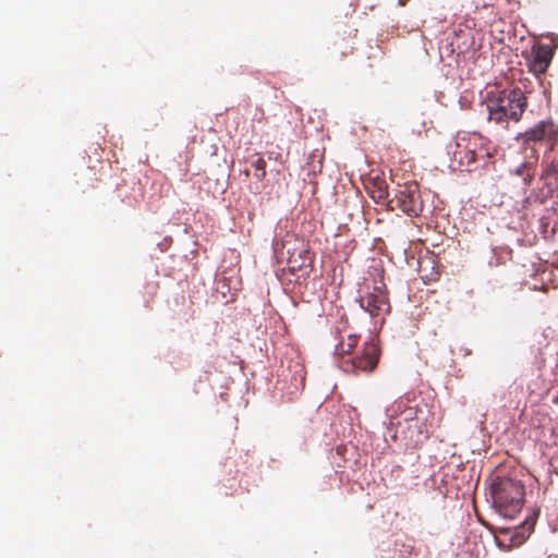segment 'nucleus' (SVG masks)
I'll return each mask as SVG.
<instances>
[{"label": "nucleus", "mask_w": 558, "mask_h": 558, "mask_svg": "<svg viewBox=\"0 0 558 558\" xmlns=\"http://www.w3.org/2000/svg\"><path fill=\"white\" fill-rule=\"evenodd\" d=\"M388 429L393 439H400L407 446L416 447L428 437L425 423L417 417L415 408L408 407L403 400L395 401L386 411Z\"/></svg>", "instance_id": "nucleus-1"}, {"label": "nucleus", "mask_w": 558, "mask_h": 558, "mask_svg": "<svg viewBox=\"0 0 558 558\" xmlns=\"http://www.w3.org/2000/svg\"><path fill=\"white\" fill-rule=\"evenodd\" d=\"M488 121L508 129L510 122L518 123L527 108V98L519 87L487 93Z\"/></svg>", "instance_id": "nucleus-2"}, {"label": "nucleus", "mask_w": 558, "mask_h": 558, "mask_svg": "<svg viewBox=\"0 0 558 558\" xmlns=\"http://www.w3.org/2000/svg\"><path fill=\"white\" fill-rule=\"evenodd\" d=\"M524 485L511 477H497L490 486L495 509L505 518H513L523 506Z\"/></svg>", "instance_id": "nucleus-3"}, {"label": "nucleus", "mask_w": 558, "mask_h": 558, "mask_svg": "<svg viewBox=\"0 0 558 558\" xmlns=\"http://www.w3.org/2000/svg\"><path fill=\"white\" fill-rule=\"evenodd\" d=\"M519 141L523 144H543L548 150H554L558 144V123L551 118H547L536 122L525 132L520 133Z\"/></svg>", "instance_id": "nucleus-4"}, {"label": "nucleus", "mask_w": 558, "mask_h": 558, "mask_svg": "<svg viewBox=\"0 0 558 558\" xmlns=\"http://www.w3.org/2000/svg\"><path fill=\"white\" fill-rule=\"evenodd\" d=\"M380 350L374 341H367L359 353L340 362L341 368L347 373H371L379 361Z\"/></svg>", "instance_id": "nucleus-5"}, {"label": "nucleus", "mask_w": 558, "mask_h": 558, "mask_svg": "<svg viewBox=\"0 0 558 558\" xmlns=\"http://www.w3.org/2000/svg\"><path fill=\"white\" fill-rule=\"evenodd\" d=\"M390 204H396V207L408 216L417 217L424 207L417 183L410 182L402 185Z\"/></svg>", "instance_id": "nucleus-6"}, {"label": "nucleus", "mask_w": 558, "mask_h": 558, "mask_svg": "<svg viewBox=\"0 0 558 558\" xmlns=\"http://www.w3.org/2000/svg\"><path fill=\"white\" fill-rule=\"evenodd\" d=\"M359 302L360 306L373 317L388 312L389 310L388 299L385 292L378 287H374L372 292L361 295Z\"/></svg>", "instance_id": "nucleus-7"}, {"label": "nucleus", "mask_w": 558, "mask_h": 558, "mask_svg": "<svg viewBox=\"0 0 558 558\" xmlns=\"http://www.w3.org/2000/svg\"><path fill=\"white\" fill-rule=\"evenodd\" d=\"M553 54V49L547 45H538L533 47L531 56L527 59L530 71L535 76L544 74L551 62Z\"/></svg>", "instance_id": "nucleus-8"}, {"label": "nucleus", "mask_w": 558, "mask_h": 558, "mask_svg": "<svg viewBox=\"0 0 558 558\" xmlns=\"http://www.w3.org/2000/svg\"><path fill=\"white\" fill-rule=\"evenodd\" d=\"M471 142V136H459L456 142L452 156L454 160H458L461 167H470L476 161V153Z\"/></svg>", "instance_id": "nucleus-9"}, {"label": "nucleus", "mask_w": 558, "mask_h": 558, "mask_svg": "<svg viewBox=\"0 0 558 558\" xmlns=\"http://www.w3.org/2000/svg\"><path fill=\"white\" fill-rule=\"evenodd\" d=\"M357 344V336L349 335L347 340H341L335 349V354L341 357V361L352 357V351Z\"/></svg>", "instance_id": "nucleus-10"}, {"label": "nucleus", "mask_w": 558, "mask_h": 558, "mask_svg": "<svg viewBox=\"0 0 558 558\" xmlns=\"http://www.w3.org/2000/svg\"><path fill=\"white\" fill-rule=\"evenodd\" d=\"M536 173L535 162H523L515 169V174L521 177L524 185L530 186Z\"/></svg>", "instance_id": "nucleus-11"}, {"label": "nucleus", "mask_w": 558, "mask_h": 558, "mask_svg": "<svg viewBox=\"0 0 558 558\" xmlns=\"http://www.w3.org/2000/svg\"><path fill=\"white\" fill-rule=\"evenodd\" d=\"M371 196L376 202H384L388 197V186L385 181L378 180L374 182V187L371 191Z\"/></svg>", "instance_id": "nucleus-12"}, {"label": "nucleus", "mask_w": 558, "mask_h": 558, "mask_svg": "<svg viewBox=\"0 0 558 558\" xmlns=\"http://www.w3.org/2000/svg\"><path fill=\"white\" fill-rule=\"evenodd\" d=\"M253 167L256 171L255 175L257 179L263 180L266 177V161L259 157L253 162Z\"/></svg>", "instance_id": "nucleus-13"}, {"label": "nucleus", "mask_w": 558, "mask_h": 558, "mask_svg": "<svg viewBox=\"0 0 558 558\" xmlns=\"http://www.w3.org/2000/svg\"><path fill=\"white\" fill-rule=\"evenodd\" d=\"M547 179H554V187L558 190V160L553 161L550 167L545 172Z\"/></svg>", "instance_id": "nucleus-14"}, {"label": "nucleus", "mask_w": 558, "mask_h": 558, "mask_svg": "<svg viewBox=\"0 0 558 558\" xmlns=\"http://www.w3.org/2000/svg\"><path fill=\"white\" fill-rule=\"evenodd\" d=\"M339 50H340L339 60H342L343 58H345L348 54H350L352 52V47H350L345 44V45L340 46Z\"/></svg>", "instance_id": "nucleus-15"}, {"label": "nucleus", "mask_w": 558, "mask_h": 558, "mask_svg": "<svg viewBox=\"0 0 558 558\" xmlns=\"http://www.w3.org/2000/svg\"><path fill=\"white\" fill-rule=\"evenodd\" d=\"M548 558H558V554H551L548 556Z\"/></svg>", "instance_id": "nucleus-16"}, {"label": "nucleus", "mask_w": 558, "mask_h": 558, "mask_svg": "<svg viewBox=\"0 0 558 558\" xmlns=\"http://www.w3.org/2000/svg\"><path fill=\"white\" fill-rule=\"evenodd\" d=\"M332 46H333V48H336V47L338 46V43H337V41H333V43H332Z\"/></svg>", "instance_id": "nucleus-17"}]
</instances>
